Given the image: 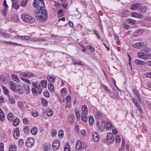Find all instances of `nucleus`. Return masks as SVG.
Instances as JSON below:
<instances>
[{
    "label": "nucleus",
    "mask_w": 151,
    "mask_h": 151,
    "mask_svg": "<svg viewBox=\"0 0 151 151\" xmlns=\"http://www.w3.org/2000/svg\"><path fill=\"white\" fill-rule=\"evenodd\" d=\"M32 113L33 116L34 117H37L38 115V112L36 111H32Z\"/></svg>",
    "instance_id": "nucleus-61"
},
{
    "label": "nucleus",
    "mask_w": 151,
    "mask_h": 151,
    "mask_svg": "<svg viewBox=\"0 0 151 151\" xmlns=\"http://www.w3.org/2000/svg\"><path fill=\"white\" fill-rule=\"evenodd\" d=\"M47 79L48 81L52 83H53L56 79L55 78L52 76H47Z\"/></svg>",
    "instance_id": "nucleus-30"
},
{
    "label": "nucleus",
    "mask_w": 151,
    "mask_h": 151,
    "mask_svg": "<svg viewBox=\"0 0 151 151\" xmlns=\"http://www.w3.org/2000/svg\"><path fill=\"white\" fill-rule=\"evenodd\" d=\"M21 79L22 81L27 83L29 84H31L30 82L28 79L23 78H21Z\"/></svg>",
    "instance_id": "nucleus-59"
},
{
    "label": "nucleus",
    "mask_w": 151,
    "mask_h": 151,
    "mask_svg": "<svg viewBox=\"0 0 151 151\" xmlns=\"http://www.w3.org/2000/svg\"><path fill=\"white\" fill-rule=\"evenodd\" d=\"M75 113H76V117L77 119L78 120H79L80 118V113H79V111L78 110H77L76 111Z\"/></svg>",
    "instance_id": "nucleus-53"
},
{
    "label": "nucleus",
    "mask_w": 151,
    "mask_h": 151,
    "mask_svg": "<svg viewBox=\"0 0 151 151\" xmlns=\"http://www.w3.org/2000/svg\"><path fill=\"white\" fill-rule=\"evenodd\" d=\"M81 117L83 122H86L87 121L88 117L87 114H82L81 116Z\"/></svg>",
    "instance_id": "nucleus-33"
},
{
    "label": "nucleus",
    "mask_w": 151,
    "mask_h": 151,
    "mask_svg": "<svg viewBox=\"0 0 151 151\" xmlns=\"http://www.w3.org/2000/svg\"><path fill=\"white\" fill-rule=\"evenodd\" d=\"M64 151H71L69 144L67 143L64 148Z\"/></svg>",
    "instance_id": "nucleus-37"
},
{
    "label": "nucleus",
    "mask_w": 151,
    "mask_h": 151,
    "mask_svg": "<svg viewBox=\"0 0 151 151\" xmlns=\"http://www.w3.org/2000/svg\"><path fill=\"white\" fill-rule=\"evenodd\" d=\"M19 124V119L18 118L15 119L13 123V125L14 126H17Z\"/></svg>",
    "instance_id": "nucleus-38"
},
{
    "label": "nucleus",
    "mask_w": 151,
    "mask_h": 151,
    "mask_svg": "<svg viewBox=\"0 0 151 151\" xmlns=\"http://www.w3.org/2000/svg\"><path fill=\"white\" fill-rule=\"evenodd\" d=\"M106 139L108 143H112L114 141V137L113 134L111 133H107L106 136Z\"/></svg>",
    "instance_id": "nucleus-3"
},
{
    "label": "nucleus",
    "mask_w": 151,
    "mask_h": 151,
    "mask_svg": "<svg viewBox=\"0 0 151 151\" xmlns=\"http://www.w3.org/2000/svg\"><path fill=\"white\" fill-rule=\"evenodd\" d=\"M9 84L10 86V88L13 91L15 90V89H14L15 87V84L14 83L13 81H10L9 82Z\"/></svg>",
    "instance_id": "nucleus-23"
},
{
    "label": "nucleus",
    "mask_w": 151,
    "mask_h": 151,
    "mask_svg": "<svg viewBox=\"0 0 151 151\" xmlns=\"http://www.w3.org/2000/svg\"><path fill=\"white\" fill-rule=\"evenodd\" d=\"M19 136V129L18 128H16L14 130L13 133L14 138L15 139H17Z\"/></svg>",
    "instance_id": "nucleus-8"
},
{
    "label": "nucleus",
    "mask_w": 151,
    "mask_h": 151,
    "mask_svg": "<svg viewBox=\"0 0 151 151\" xmlns=\"http://www.w3.org/2000/svg\"><path fill=\"white\" fill-rule=\"evenodd\" d=\"M129 14V12L128 10H125L122 13V16L124 17H127Z\"/></svg>",
    "instance_id": "nucleus-32"
},
{
    "label": "nucleus",
    "mask_w": 151,
    "mask_h": 151,
    "mask_svg": "<svg viewBox=\"0 0 151 151\" xmlns=\"http://www.w3.org/2000/svg\"><path fill=\"white\" fill-rule=\"evenodd\" d=\"M35 22V18L30 16L29 18L28 19L27 23H33Z\"/></svg>",
    "instance_id": "nucleus-42"
},
{
    "label": "nucleus",
    "mask_w": 151,
    "mask_h": 151,
    "mask_svg": "<svg viewBox=\"0 0 151 151\" xmlns=\"http://www.w3.org/2000/svg\"><path fill=\"white\" fill-rule=\"evenodd\" d=\"M63 132L62 130H60L58 133L59 136L60 137L62 138L63 136Z\"/></svg>",
    "instance_id": "nucleus-62"
},
{
    "label": "nucleus",
    "mask_w": 151,
    "mask_h": 151,
    "mask_svg": "<svg viewBox=\"0 0 151 151\" xmlns=\"http://www.w3.org/2000/svg\"><path fill=\"white\" fill-rule=\"evenodd\" d=\"M137 56L138 57L144 59H148V54L144 52H138L137 53Z\"/></svg>",
    "instance_id": "nucleus-6"
},
{
    "label": "nucleus",
    "mask_w": 151,
    "mask_h": 151,
    "mask_svg": "<svg viewBox=\"0 0 151 151\" xmlns=\"http://www.w3.org/2000/svg\"><path fill=\"white\" fill-rule=\"evenodd\" d=\"M24 131L26 133H28L29 132V128L28 126H26L24 127Z\"/></svg>",
    "instance_id": "nucleus-55"
},
{
    "label": "nucleus",
    "mask_w": 151,
    "mask_h": 151,
    "mask_svg": "<svg viewBox=\"0 0 151 151\" xmlns=\"http://www.w3.org/2000/svg\"><path fill=\"white\" fill-rule=\"evenodd\" d=\"M67 90L66 88H63L61 90V93L63 96H65L67 93Z\"/></svg>",
    "instance_id": "nucleus-40"
},
{
    "label": "nucleus",
    "mask_w": 151,
    "mask_h": 151,
    "mask_svg": "<svg viewBox=\"0 0 151 151\" xmlns=\"http://www.w3.org/2000/svg\"><path fill=\"white\" fill-rule=\"evenodd\" d=\"M12 19L13 21L14 22H17L18 21L19 18L17 15H14L12 17Z\"/></svg>",
    "instance_id": "nucleus-45"
},
{
    "label": "nucleus",
    "mask_w": 151,
    "mask_h": 151,
    "mask_svg": "<svg viewBox=\"0 0 151 151\" xmlns=\"http://www.w3.org/2000/svg\"><path fill=\"white\" fill-rule=\"evenodd\" d=\"M34 76V74L32 73L27 71V78H29L30 77H33Z\"/></svg>",
    "instance_id": "nucleus-58"
},
{
    "label": "nucleus",
    "mask_w": 151,
    "mask_h": 151,
    "mask_svg": "<svg viewBox=\"0 0 151 151\" xmlns=\"http://www.w3.org/2000/svg\"><path fill=\"white\" fill-rule=\"evenodd\" d=\"M32 93L34 95H37V91L36 88H32Z\"/></svg>",
    "instance_id": "nucleus-52"
},
{
    "label": "nucleus",
    "mask_w": 151,
    "mask_h": 151,
    "mask_svg": "<svg viewBox=\"0 0 151 151\" xmlns=\"http://www.w3.org/2000/svg\"><path fill=\"white\" fill-rule=\"evenodd\" d=\"M48 88L49 91L52 93H53L55 91L54 88L53 84L50 83L48 84Z\"/></svg>",
    "instance_id": "nucleus-19"
},
{
    "label": "nucleus",
    "mask_w": 151,
    "mask_h": 151,
    "mask_svg": "<svg viewBox=\"0 0 151 151\" xmlns=\"http://www.w3.org/2000/svg\"><path fill=\"white\" fill-rule=\"evenodd\" d=\"M141 4L139 3H136L132 5L130 7V9L132 10H136L139 8Z\"/></svg>",
    "instance_id": "nucleus-9"
},
{
    "label": "nucleus",
    "mask_w": 151,
    "mask_h": 151,
    "mask_svg": "<svg viewBox=\"0 0 151 151\" xmlns=\"http://www.w3.org/2000/svg\"><path fill=\"white\" fill-rule=\"evenodd\" d=\"M137 109L141 113H142V109L141 106L139 104H137L135 105Z\"/></svg>",
    "instance_id": "nucleus-44"
},
{
    "label": "nucleus",
    "mask_w": 151,
    "mask_h": 151,
    "mask_svg": "<svg viewBox=\"0 0 151 151\" xmlns=\"http://www.w3.org/2000/svg\"><path fill=\"white\" fill-rule=\"evenodd\" d=\"M17 38L23 40H29L30 39V37L28 36H18Z\"/></svg>",
    "instance_id": "nucleus-34"
},
{
    "label": "nucleus",
    "mask_w": 151,
    "mask_h": 151,
    "mask_svg": "<svg viewBox=\"0 0 151 151\" xmlns=\"http://www.w3.org/2000/svg\"><path fill=\"white\" fill-rule=\"evenodd\" d=\"M66 102L67 106L68 108H70L71 106L70 104L71 98L70 96H68L66 97Z\"/></svg>",
    "instance_id": "nucleus-11"
},
{
    "label": "nucleus",
    "mask_w": 151,
    "mask_h": 151,
    "mask_svg": "<svg viewBox=\"0 0 151 151\" xmlns=\"http://www.w3.org/2000/svg\"><path fill=\"white\" fill-rule=\"evenodd\" d=\"M12 2V6L15 9H18L19 7V5L17 2H15L14 0Z\"/></svg>",
    "instance_id": "nucleus-18"
},
{
    "label": "nucleus",
    "mask_w": 151,
    "mask_h": 151,
    "mask_svg": "<svg viewBox=\"0 0 151 151\" xmlns=\"http://www.w3.org/2000/svg\"><path fill=\"white\" fill-rule=\"evenodd\" d=\"M101 87H103L104 88L105 90L109 94H111V90L109 89L108 87L106 85L104 84H102L101 86Z\"/></svg>",
    "instance_id": "nucleus-21"
},
{
    "label": "nucleus",
    "mask_w": 151,
    "mask_h": 151,
    "mask_svg": "<svg viewBox=\"0 0 151 151\" xmlns=\"http://www.w3.org/2000/svg\"><path fill=\"white\" fill-rule=\"evenodd\" d=\"M34 139L32 137L28 138L26 141V144L28 147H31L34 144Z\"/></svg>",
    "instance_id": "nucleus-2"
},
{
    "label": "nucleus",
    "mask_w": 151,
    "mask_h": 151,
    "mask_svg": "<svg viewBox=\"0 0 151 151\" xmlns=\"http://www.w3.org/2000/svg\"><path fill=\"white\" fill-rule=\"evenodd\" d=\"M5 116L4 113L3 111L0 109V120L3 122L4 120Z\"/></svg>",
    "instance_id": "nucleus-24"
},
{
    "label": "nucleus",
    "mask_w": 151,
    "mask_h": 151,
    "mask_svg": "<svg viewBox=\"0 0 151 151\" xmlns=\"http://www.w3.org/2000/svg\"><path fill=\"white\" fill-rule=\"evenodd\" d=\"M20 76L23 77H25L27 78V71L22 72L20 74Z\"/></svg>",
    "instance_id": "nucleus-48"
},
{
    "label": "nucleus",
    "mask_w": 151,
    "mask_h": 151,
    "mask_svg": "<svg viewBox=\"0 0 151 151\" xmlns=\"http://www.w3.org/2000/svg\"><path fill=\"white\" fill-rule=\"evenodd\" d=\"M23 143H24V142H23V139H20L19 140L18 142V144L19 146L20 147H22L23 145Z\"/></svg>",
    "instance_id": "nucleus-43"
},
{
    "label": "nucleus",
    "mask_w": 151,
    "mask_h": 151,
    "mask_svg": "<svg viewBox=\"0 0 151 151\" xmlns=\"http://www.w3.org/2000/svg\"><path fill=\"white\" fill-rule=\"evenodd\" d=\"M121 140L120 137L119 135H117L116 137L115 141L116 142L118 143L120 142L121 141Z\"/></svg>",
    "instance_id": "nucleus-60"
},
{
    "label": "nucleus",
    "mask_w": 151,
    "mask_h": 151,
    "mask_svg": "<svg viewBox=\"0 0 151 151\" xmlns=\"http://www.w3.org/2000/svg\"><path fill=\"white\" fill-rule=\"evenodd\" d=\"M34 6L37 9L36 10L35 14L37 19L41 22L45 21L47 18V11L45 9V5L43 0H34Z\"/></svg>",
    "instance_id": "nucleus-1"
},
{
    "label": "nucleus",
    "mask_w": 151,
    "mask_h": 151,
    "mask_svg": "<svg viewBox=\"0 0 151 151\" xmlns=\"http://www.w3.org/2000/svg\"><path fill=\"white\" fill-rule=\"evenodd\" d=\"M42 104H43L44 106H47L48 103L47 101L44 98H42L41 99Z\"/></svg>",
    "instance_id": "nucleus-47"
},
{
    "label": "nucleus",
    "mask_w": 151,
    "mask_h": 151,
    "mask_svg": "<svg viewBox=\"0 0 151 151\" xmlns=\"http://www.w3.org/2000/svg\"><path fill=\"white\" fill-rule=\"evenodd\" d=\"M93 138L94 141L98 142L99 139V137L98 134L96 132H93L92 133Z\"/></svg>",
    "instance_id": "nucleus-7"
},
{
    "label": "nucleus",
    "mask_w": 151,
    "mask_h": 151,
    "mask_svg": "<svg viewBox=\"0 0 151 151\" xmlns=\"http://www.w3.org/2000/svg\"><path fill=\"white\" fill-rule=\"evenodd\" d=\"M88 122L90 124H92L94 122V119L92 116L90 115L88 118Z\"/></svg>",
    "instance_id": "nucleus-31"
},
{
    "label": "nucleus",
    "mask_w": 151,
    "mask_h": 151,
    "mask_svg": "<svg viewBox=\"0 0 151 151\" xmlns=\"http://www.w3.org/2000/svg\"><path fill=\"white\" fill-rule=\"evenodd\" d=\"M16 146L13 144H11L9 147V151H16Z\"/></svg>",
    "instance_id": "nucleus-27"
},
{
    "label": "nucleus",
    "mask_w": 151,
    "mask_h": 151,
    "mask_svg": "<svg viewBox=\"0 0 151 151\" xmlns=\"http://www.w3.org/2000/svg\"><path fill=\"white\" fill-rule=\"evenodd\" d=\"M50 147L51 145L48 144L46 143L43 146V149L45 151L50 150Z\"/></svg>",
    "instance_id": "nucleus-22"
},
{
    "label": "nucleus",
    "mask_w": 151,
    "mask_h": 151,
    "mask_svg": "<svg viewBox=\"0 0 151 151\" xmlns=\"http://www.w3.org/2000/svg\"><path fill=\"white\" fill-rule=\"evenodd\" d=\"M24 89L26 91L27 93H29L30 91V88L29 87V86L27 85H24Z\"/></svg>",
    "instance_id": "nucleus-39"
},
{
    "label": "nucleus",
    "mask_w": 151,
    "mask_h": 151,
    "mask_svg": "<svg viewBox=\"0 0 151 151\" xmlns=\"http://www.w3.org/2000/svg\"><path fill=\"white\" fill-rule=\"evenodd\" d=\"M145 31V30L143 29H139L137 30L136 31L137 33L138 34H141L142 33H143Z\"/></svg>",
    "instance_id": "nucleus-56"
},
{
    "label": "nucleus",
    "mask_w": 151,
    "mask_h": 151,
    "mask_svg": "<svg viewBox=\"0 0 151 151\" xmlns=\"http://www.w3.org/2000/svg\"><path fill=\"white\" fill-rule=\"evenodd\" d=\"M46 113L48 116H51L53 115V112L52 110L50 109H48L47 110Z\"/></svg>",
    "instance_id": "nucleus-29"
},
{
    "label": "nucleus",
    "mask_w": 151,
    "mask_h": 151,
    "mask_svg": "<svg viewBox=\"0 0 151 151\" xmlns=\"http://www.w3.org/2000/svg\"><path fill=\"white\" fill-rule=\"evenodd\" d=\"M42 86L44 88H46L47 85V81L45 80H42L41 81Z\"/></svg>",
    "instance_id": "nucleus-35"
},
{
    "label": "nucleus",
    "mask_w": 151,
    "mask_h": 151,
    "mask_svg": "<svg viewBox=\"0 0 151 151\" xmlns=\"http://www.w3.org/2000/svg\"><path fill=\"white\" fill-rule=\"evenodd\" d=\"M81 109L82 114H87L88 113V110L87 107L86 105H83Z\"/></svg>",
    "instance_id": "nucleus-14"
},
{
    "label": "nucleus",
    "mask_w": 151,
    "mask_h": 151,
    "mask_svg": "<svg viewBox=\"0 0 151 151\" xmlns=\"http://www.w3.org/2000/svg\"><path fill=\"white\" fill-rule=\"evenodd\" d=\"M7 119L10 122H12L14 120V115L12 113H9L7 115Z\"/></svg>",
    "instance_id": "nucleus-28"
},
{
    "label": "nucleus",
    "mask_w": 151,
    "mask_h": 151,
    "mask_svg": "<svg viewBox=\"0 0 151 151\" xmlns=\"http://www.w3.org/2000/svg\"><path fill=\"white\" fill-rule=\"evenodd\" d=\"M0 34L3 36L5 37L6 38H8L10 37V34L5 32L0 31Z\"/></svg>",
    "instance_id": "nucleus-26"
},
{
    "label": "nucleus",
    "mask_w": 151,
    "mask_h": 151,
    "mask_svg": "<svg viewBox=\"0 0 151 151\" xmlns=\"http://www.w3.org/2000/svg\"><path fill=\"white\" fill-rule=\"evenodd\" d=\"M30 17V16L28 15L22 14L21 15V18L23 21L27 22L28 19Z\"/></svg>",
    "instance_id": "nucleus-15"
},
{
    "label": "nucleus",
    "mask_w": 151,
    "mask_h": 151,
    "mask_svg": "<svg viewBox=\"0 0 151 151\" xmlns=\"http://www.w3.org/2000/svg\"><path fill=\"white\" fill-rule=\"evenodd\" d=\"M141 12L142 13H145L148 10V9L146 6H143L140 8Z\"/></svg>",
    "instance_id": "nucleus-36"
},
{
    "label": "nucleus",
    "mask_w": 151,
    "mask_h": 151,
    "mask_svg": "<svg viewBox=\"0 0 151 151\" xmlns=\"http://www.w3.org/2000/svg\"><path fill=\"white\" fill-rule=\"evenodd\" d=\"M114 94V97L115 98H117L118 97V93L116 91H114L113 93Z\"/></svg>",
    "instance_id": "nucleus-63"
},
{
    "label": "nucleus",
    "mask_w": 151,
    "mask_h": 151,
    "mask_svg": "<svg viewBox=\"0 0 151 151\" xmlns=\"http://www.w3.org/2000/svg\"><path fill=\"white\" fill-rule=\"evenodd\" d=\"M14 88L15 90H14V91H19L20 93H23L22 88L20 85H19L16 86Z\"/></svg>",
    "instance_id": "nucleus-12"
},
{
    "label": "nucleus",
    "mask_w": 151,
    "mask_h": 151,
    "mask_svg": "<svg viewBox=\"0 0 151 151\" xmlns=\"http://www.w3.org/2000/svg\"><path fill=\"white\" fill-rule=\"evenodd\" d=\"M60 146V142L59 140H55L52 145V147L53 149L55 151L57 150Z\"/></svg>",
    "instance_id": "nucleus-4"
},
{
    "label": "nucleus",
    "mask_w": 151,
    "mask_h": 151,
    "mask_svg": "<svg viewBox=\"0 0 151 151\" xmlns=\"http://www.w3.org/2000/svg\"><path fill=\"white\" fill-rule=\"evenodd\" d=\"M63 12V10L62 9H59L58 12V14L59 17H61L63 15L62 13Z\"/></svg>",
    "instance_id": "nucleus-57"
},
{
    "label": "nucleus",
    "mask_w": 151,
    "mask_h": 151,
    "mask_svg": "<svg viewBox=\"0 0 151 151\" xmlns=\"http://www.w3.org/2000/svg\"><path fill=\"white\" fill-rule=\"evenodd\" d=\"M135 63L136 64L139 65H143L145 64L144 61L138 59H136L135 60Z\"/></svg>",
    "instance_id": "nucleus-20"
},
{
    "label": "nucleus",
    "mask_w": 151,
    "mask_h": 151,
    "mask_svg": "<svg viewBox=\"0 0 151 151\" xmlns=\"http://www.w3.org/2000/svg\"><path fill=\"white\" fill-rule=\"evenodd\" d=\"M105 128L106 129H111L114 128L112 124L109 122H106L104 124Z\"/></svg>",
    "instance_id": "nucleus-10"
},
{
    "label": "nucleus",
    "mask_w": 151,
    "mask_h": 151,
    "mask_svg": "<svg viewBox=\"0 0 151 151\" xmlns=\"http://www.w3.org/2000/svg\"><path fill=\"white\" fill-rule=\"evenodd\" d=\"M99 130L100 132H102L104 130V127L103 125L100 126L98 127Z\"/></svg>",
    "instance_id": "nucleus-64"
},
{
    "label": "nucleus",
    "mask_w": 151,
    "mask_h": 151,
    "mask_svg": "<svg viewBox=\"0 0 151 151\" xmlns=\"http://www.w3.org/2000/svg\"><path fill=\"white\" fill-rule=\"evenodd\" d=\"M127 21L129 22V24H134L136 22V21L133 20L132 19H127Z\"/></svg>",
    "instance_id": "nucleus-50"
},
{
    "label": "nucleus",
    "mask_w": 151,
    "mask_h": 151,
    "mask_svg": "<svg viewBox=\"0 0 151 151\" xmlns=\"http://www.w3.org/2000/svg\"><path fill=\"white\" fill-rule=\"evenodd\" d=\"M11 77L14 81L18 82L20 81V80L16 75L15 74H12Z\"/></svg>",
    "instance_id": "nucleus-25"
},
{
    "label": "nucleus",
    "mask_w": 151,
    "mask_h": 151,
    "mask_svg": "<svg viewBox=\"0 0 151 151\" xmlns=\"http://www.w3.org/2000/svg\"><path fill=\"white\" fill-rule=\"evenodd\" d=\"M9 101L11 104H14L15 103V100L14 98L12 97L9 98Z\"/></svg>",
    "instance_id": "nucleus-54"
},
{
    "label": "nucleus",
    "mask_w": 151,
    "mask_h": 151,
    "mask_svg": "<svg viewBox=\"0 0 151 151\" xmlns=\"http://www.w3.org/2000/svg\"><path fill=\"white\" fill-rule=\"evenodd\" d=\"M102 114L100 111H98L97 112L96 114L95 115V117L97 120H99L102 118Z\"/></svg>",
    "instance_id": "nucleus-17"
},
{
    "label": "nucleus",
    "mask_w": 151,
    "mask_h": 151,
    "mask_svg": "<svg viewBox=\"0 0 151 151\" xmlns=\"http://www.w3.org/2000/svg\"><path fill=\"white\" fill-rule=\"evenodd\" d=\"M0 79L2 83H5L6 82V77L3 75L0 76Z\"/></svg>",
    "instance_id": "nucleus-46"
},
{
    "label": "nucleus",
    "mask_w": 151,
    "mask_h": 151,
    "mask_svg": "<svg viewBox=\"0 0 151 151\" xmlns=\"http://www.w3.org/2000/svg\"><path fill=\"white\" fill-rule=\"evenodd\" d=\"M31 134L33 135H35L37 133L38 130L36 127H32L30 130Z\"/></svg>",
    "instance_id": "nucleus-16"
},
{
    "label": "nucleus",
    "mask_w": 151,
    "mask_h": 151,
    "mask_svg": "<svg viewBox=\"0 0 151 151\" xmlns=\"http://www.w3.org/2000/svg\"><path fill=\"white\" fill-rule=\"evenodd\" d=\"M73 61L74 64L75 65L78 64L82 66H83V64L81 63V61H78L77 60H73Z\"/></svg>",
    "instance_id": "nucleus-51"
},
{
    "label": "nucleus",
    "mask_w": 151,
    "mask_h": 151,
    "mask_svg": "<svg viewBox=\"0 0 151 151\" xmlns=\"http://www.w3.org/2000/svg\"><path fill=\"white\" fill-rule=\"evenodd\" d=\"M144 45L143 42H139L134 44L133 45V46L135 48L139 49L142 48Z\"/></svg>",
    "instance_id": "nucleus-13"
},
{
    "label": "nucleus",
    "mask_w": 151,
    "mask_h": 151,
    "mask_svg": "<svg viewBox=\"0 0 151 151\" xmlns=\"http://www.w3.org/2000/svg\"><path fill=\"white\" fill-rule=\"evenodd\" d=\"M82 146L81 141L80 140L77 141L76 145V151H81Z\"/></svg>",
    "instance_id": "nucleus-5"
},
{
    "label": "nucleus",
    "mask_w": 151,
    "mask_h": 151,
    "mask_svg": "<svg viewBox=\"0 0 151 151\" xmlns=\"http://www.w3.org/2000/svg\"><path fill=\"white\" fill-rule=\"evenodd\" d=\"M32 84L34 87L37 89L41 87L40 84V83L37 84L36 83L32 82Z\"/></svg>",
    "instance_id": "nucleus-41"
},
{
    "label": "nucleus",
    "mask_w": 151,
    "mask_h": 151,
    "mask_svg": "<svg viewBox=\"0 0 151 151\" xmlns=\"http://www.w3.org/2000/svg\"><path fill=\"white\" fill-rule=\"evenodd\" d=\"M8 8H5L4 9L2 12V13L4 16H6L8 12Z\"/></svg>",
    "instance_id": "nucleus-49"
}]
</instances>
